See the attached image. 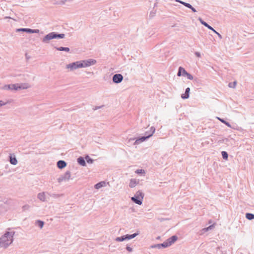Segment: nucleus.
Masks as SVG:
<instances>
[{
    "label": "nucleus",
    "mask_w": 254,
    "mask_h": 254,
    "mask_svg": "<svg viewBox=\"0 0 254 254\" xmlns=\"http://www.w3.org/2000/svg\"><path fill=\"white\" fill-rule=\"evenodd\" d=\"M14 231L6 232L0 238V247L7 248L13 241Z\"/></svg>",
    "instance_id": "2"
},
{
    "label": "nucleus",
    "mask_w": 254,
    "mask_h": 254,
    "mask_svg": "<svg viewBox=\"0 0 254 254\" xmlns=\"http://www.w3.org/2000/svg\"><path fill=\"white\" fill-rule=\"evenodd\" d=\"M210 28H208V29H210V30H212V31H213V32H214L215 33H216V34L218 35V37H219L220 39H222V35H221L219 33H218V32H217V31H216V30H215V29H214L212 27H211V26H210Z\"/></svg>",
    "instance_id": "31"
},
{
    "label": "nucleus",
    "mask_w": 254,
    "mask_h": 254,
    "mask_svg": "<svg viewBox=\"0 0 254 254\" xmlns=\"http://www.w3.org/2000/svg\"><path fill=\"white\" fill-rule=\"evenodd\" d=\"M37 198L41 201L44 202L46 201L45 193L44 192H40L37 195Z\"/></svg>",
    "instance_id": "15"
},
{
    "label": "nucleus",
    "mask_w": 254,
    "mask_h": 254,
    "mask_svg": "<svg viewBox=\"0 0 254 254\" xmlns=\"http://www.w3.org/2000/svg\"><path fill=\"white\" fill-rule=\"evenodd\" d=\"M103 106H95L93 108V110L95 111V110H97L99 109H100Z\"/></svg>",
    "instance_id": "40"
},
{
    "label": "nucleus",
    "mask_w": 254,
    "mask_h": 254,
    "mask_svg": "<svg viewBox=\"0 0 254 254\" xmlns=\"http://www.w3.org/2000/svg\"><path fill=\"white\" fill-rule=\"evenodd\" d=\"M124 79V77L122 74L120 73H117L113 75L112 78L113 82L116 84L120 83Z\"/></svg>",
    "instance_id": "7"
},
{
    "label": "nucleus",
    "mask_w": 254,
    "mask_h": 254,
    "mask_svg": "<svg viewBox=\"0 0 254 254\" xmlns=\"http://www.w3.org/2000/svg\"><path fill=\"white\" fill-rule=\"evenodd\" d=\"M221 154H222L223 159H224L225 160H228V154L226 151H222Z\"/></svg>",
    "instance_id": "29"
},
{
    "label": "nucleus",
    "mask_w": 254,
    "mask_h": 254,
    "mask_svg": "<svg viewBox=\"0 0 254 254\" xmlns=\"http://www.w3.org/2000/svg\"><path fill=\"white\" fill-rule=\"evenodd\" d=\"M187 71L185 70V69L182 66H180L178 69V71L177 73V75L178 76H186V74H187Z\"/></svg>",
    "instance_id": "11"
},
{
    "label": "nucleus",
    "mask_w": 254,
    "mask_h": 254,
    "mask_svg": "<svg viewBox=\"0 0 254 254\" xmlns=\"http://www.w3.org/2000/svg\"><path fill=\"white\" fill-rule=\"evenodd\" d=\"M36 224L41 229L42 228L44 225V221L40 220H38L35 222Z\"/></svg>",
    "instance_id": "27"
},
{
    "label": "nucleus",
    "mask_w": 254,
    "mask_h": 254,
    "mask_svg": "<svg viewBox=\"0 0 254 254\" xmlns=\"http://www.w3.org/2000/svg\"><path fill=\"white\" fill-rule=\"evenodd\" d=\"M127 240V235L122 236L121 237H117L115 240L117 242H123Z\"/></svg>",
    "instance_id": "17"
},
{
    "label": "nucleus",
    "mask_w": 254,
    "mask_h": 254,
    "mask_svg": "<svg viewBox=\"0 0 254 254\" xmlns=\"http://www.w3.org/2000/svg\"><path fill=\"white\" fill-rule=\"evenodd\" d=\"M96 63V61L94 59H90L86 60L79 61L73 62L71 64H66V68L69 69L70 71H72L78 68L86 67L94 65Z\"/></svg>",
    "instance_id": "1"
},
{
    "label": "nucleus",
    "mask_w": 254,
    "mask_h": 254,
    "mask_svg": "<svg viewBox=\"0 0 254 254\" xmlns=\"http://www.w3.org/2000/svg\"><path fill=\"white\" fill-rule=\"evenodd\" d=\"M182 4L189 8L192 7V5L189 3L185 2L184 3H182Z\"/></svg>",
    "instance_id": "36"
},
{
    "label": "nucleus",
    "mask_w": 254,
    "mask_h": 254,
    "mask_svg": "<svg viewBox=\"0 0 254 254\" xmlns=\"http://www.w3.org/2000/svg\"><path fill=\"white\" fill-rule=\"evenodd\" d=\"M24 88H22L20 86H18L17 84H8V85H5L3 87V89L5 90H17L18 89H24Z\"/></svg>",
    "instance_id": "6"
},
{
    "label": "nucleus",
    "mask_w": 254,
    "mask_h": 254,
    "mask_svg": "<svg viewBox=\"0 0 254 254\" xmlns=\"http://www.w3.org/2000/svg\"><path fill=\"white\" fill-rule=\"evenodd\" d=\"M50 195H51V196H52L55 198H58V197H60V194H55V193H53V194H51Z\"/></svg>",
    "instance_id": "38"
},
{
    "label": "nucleus",
    "mask_w": 254,
    "mask_h": 254,
    "mask_svg": "<svg viewBox=\"0 0 254 254\" xmlns=\"http://www.w3.org/2000/svg\"><path fill=\"white\" fill-rule=\"evenodd\" d=\"M29 29L30 28H20L16 29L15 31L16 32H26L27 33H29Z\"/></svg>",
    "instance_id": "24"
},
{
    "label": "nucleus",
    "mask_w": 254,
    "mask_h": 254,
    "mask_svg": "<svg viewBox=\"0 0 254 254\" xmlns=\"http://www.w3.org/2000/svg\"><path fill=\"white\" fill-rule=\"evenodd\" d=\"M71 176V173L69 171H67L64 175H61L57 180L59 183L63 181H68Z\"/></svg>",
    "instance_id": "5"
},
{
    "label": "nucleus",
    "mask_w": 254,
    "mask_h": 254,
    "mask_svg": "<svg viewBox=\"0 0 254 254\" xmlns=\"http://www.w3.org/2000/svg\"><path fill=\"white\" fill-rule=\"evenodd\" d=\"M25 56H26V59H27V60L29 59H30V58L29 56H28L27 55V54H25Z\"/></svg>",
    "instance_id": "46"
},
{
    "label": "nucleus",
    "mask_w": 254,
    "mask_h": 254,
    "mask_svg": "<svg viewBox=\"0 0 254 254\" xmlns=\"http://www.w3.org/2000/svg\"><path fill=\"white\" fill-rule=\"evenodd\" d=\"M198 20L199 21L201 24L207 27L208 29L210 28V25H209L207 23L204 21L201 18L199 17L198 18Z\"/></svg>",
    "instance_id": "22"
},
{
    "label": "nucleus",
    "mask_w": 254,
    "mask_h": 254,
    "mask_svg": "<svg viewBox=\"0 0 254 254\" xmlns=\"http://www.w3.org/2000/svg\"><path fill=\"white\" fill-rule=\"evenodd\" d=\"M190 92V88L188 87L185 90V92L181 95V97L183 99H187L189 98Z\"/></svg>",
    "instance_id": "13"
},
{
    "label": "nucleus",
    "mask_w": 254,
    "mask_h": 254,
    "mask_svg": "<svg viewBox=\"0 0 254 254\" xmlns=\"http://www.w3.org/2000/svg\"><path fill=\"white\" fill-rule=\"evenodd\" d=\"M228 138H224V139H223V141L224 142V141H228Z\"/></svg>",
    "instance_id": "47"
},
{
    "label": "nucleus",
    "mask_w": 254,
    "mask_h": 254,
    "mask_svg": "<svg viewBox=\"0 0 254 254\" xmlns=\"http://www.w3.org/2000/svg\"><path fill=\"white\" fill-rule=\"evenodd\" d=\"M178 240V237L176 235H173L167 239L165 243L167 247H168L174 244Z\"/></svg>",
    "instance_id": "8"
},
{
    "label": "nucleus",
    "mask_w": 254,
    "mask_h": 254,
    "mask_svg": "<svg viewBox=\"0 0 254 254\" xmlns=\"http://www.w3.org/2000/svg\"><path fill=\"white\" fill-rule=\"evenodd\" d=\"M217 119L222 123L224 124L225 125H226L228 127H229L230 128H232L233 129H235V127H232L231 124L227 122L226 121H225L224 119H221L220 118H219V117H217Z\"/></svg>",
    "instance_id": "16"
},
{
    "label": "nucleus",
    "mask_w": 254,
    "mask_h": 254,
    "mask_svg": "<svg viewBox=\"0 0 254 254\" xmlns=\"http://www.w3.org/2000/svg\"><path fill=\"white\" fill-rule=\"evenodd\" d=\"M144 197V193L140 191H137L135 195L131 198V200L135 203L141 205Z\"/></svg>",
    "instance_id": "4"
},
{
    "label": "nucleus",
    "mask_w": 254,
    "mask_h": 254,
    "mask_svg": "<svg viewBox=\"0 0 254 254\" xmlns=\"http://www.w3.org/2000/svg\"><path fill=\"white\" fill-rule=\"evenodd\" d=\"M155 131V128L154 127H151L150 128L149 131H146L145 132V134L144 136H147V135H149L151 133L152 134V135L154 133Z\"/></svg>",
    "instance_id": "21"
},
{
    "label": "nucleus",
    "mask_w": 254,
    "mask_h": 254,
    "mask_svg": "<svg viewBox=\"0 0 254 254\" xmlns=\"http://www.w3.org/2000/svg\"><path fill=\"white\" fill-rule=\"evenodd\" d=\"M152 136V134L151 133L149 135H147V136H142L138 137L135 140V141L134 142V145L138 144L144 141H145L146 139H148L149 137H150Z\"/></svg>",
    "instance_id": "9"
},
{
    "label": "nucleus",
    "mask_w": 254,
    "mask_h": 254,
    "mask_svg": "<svg viewBox=\"0 0 254 254\" xmlns=\"http://www.w3.org/2000/svg\"><path fill=\"white\" fill-rule=\"evenodd\" d=\"M65 1H65V0H62V1H61L60 3L62 4H64V3H65Z\"/></svg>",
    "instance_id": "45"
},
{
    "label": "nucleus",
    "mask_w": 254,
    "mask_h": 254,
    "mask_svg": "<svg viewBox=\"0 0 254 254\" xmlns=\"http://www.w3.org/2000/svg\"><path fill=\"white\" fill-rule=\"evenodd\" d=\"M195 55L197 57H201V54L199 52H195L194 53Z\"/></svg>",
    "instance_id": "41"
},
{
    "label": "nucleus",
    "mask_w": 254,
    "mask_h": 254,
    "mask_svg": "<svg viewBox=\"0 0 254 254\" xmlns=\"http://www.w3.org/2000/svg\"><path fill=\"white\" fill-rule=\"evenodd\" d=\"M57 50L60 51H64L66 52H69L70 49L68 47H55Z\"/></svg>",
    "instance_id": "18"
},
{
    "label": "nucleus",
    "mask_w": 254,
    "mask_h": 254,
    "mask_svg": "<svg viewBox=\"0 0 254 254\" xmlns=\"http://www.w3.org/2000/svg\"><path fill=\"white\" fill-rule=\"evenodd\" d=\"M185 75L187 78L190 80H192L193 78V76L188 72H187V74H186Z\"/></svg>",
    "instance_id": "35"
},
{
    "label": "nucleus",
    "mask_w": 254,
    "mask_h": 254,
    "mask_svg": "<svg viewBox=\"0 0 254 254\" xmlns=\"http://www.w3.org/2000/svg\"><path fill=\"white\" fill-rule=\"evenodd\" d=\"M135 173L137 174H145V171L143 169H137L135 171Z\"/></svg>",
    "instance_id": "33"
},
{
    "label": "nucleus",
    "mask_w": 254,
    "mask_h": 254,
    "mask_svg": "<svg viewBox=\"0 0 254 254\" xmlns=\"http://www.w3.org/2000/svg\"><path fill=\"white\" fill-rule=\"evenodd\" d=\"M65 37L64 33H58L56 32H52L46 35L42 39V42L44 43H49L51 40L55 39H63Z\"/></svg>",
    "instance_id": "3"
},
{
    "label": "nucleus",
    "mask_w": 254,
    "mask_h": 254,
    "mask_svg": "<svg viewBox=\"0 0 254 254\" xmlns=\"http://www.w3.org/2000/svg\"><path fill=\"white\" fill-rule=\"evenodd\" d=\"M105 184V183L104 182H100L95 184L94 187L96 189H99L103 187L104 186Z\"/></svg>",
    "instance_id": "23"
},
{
    "label": "nucleus",
    "mask_w": 254,
    "mask_h": 254,
    "mask_svg": "<svg viewBox=\"0 0 254 254\" xmlns=\"http://www.w3.org/2000/svg\"><path fill=\"white\" fill-rule=\"evenodd\" d=\"M214 227V224H212V225H211L210 226L206 227V228H204L203 229H202V232L203 233H205L208 231H209V230H211Z\"/></svg>",
    "instance_id": "28"
},
{
    "label": "nucleus",
    "mask_w": 254,
    "mask_h": 254,
    "mask_svg": "<svg viewBox=\"0 0 254 254\" xmlns=\"http://www.w3.org/2000/svg\"><path fill=\"white\" fill-rule=\"evenodd\" d=\"M246 218L249 220H253L254 219V214L251 213H247Z\"/></svg>",
    "instance_id": "26"
},
{
    "label": "nucleus",
    "mask_w": 254,
    "mask_h": 254,
    "mask_svg": "<svg viewBox=\"0 0 254 254\" xmlns=\"http://www.w3.org/2000/svg\"><path fill=\"white\" fill-rule=\"evenodd\" d=\"M8 157L9 161L11 164L15 165L17 164V160L14 154H9Z\"/></svg>",
    "instance_id": "10"
},
{
    "label": "nucleus",
    "mask_w": 254,
    "mask_h": 254,
    "mask_svg": "<svg viewBox=\"0 0 254 254\" xmlns=\"http://www.w3.org/2000/svg\"><path fill=\"white\" fill-rule=\"evenodd\" d=\"M127 240L132 239L134 238H135L136 236L139 235V232H136L132 234H127Z\"/></svg>",
    "instance_id": "25"
},
{
    "label": "nucleus",
    "mask_w": 254,
    "mask_h": 254,
    "mask_svg": "<svg viewBox=\"0 0 254 254\" xmlns=\"http://www.w3.org/2000/svg\"><path fill=\"white\" fill-rule=\"evenodd\" d=\"M236 84H237V82L236 81H235L233 82L229 83L228 86L230 88H235Z\"/></svg>",
    "instance_id": "32"
},
{
    "label": "nucleus",
    "mask_w": 254,
    "mask_h": 254,
    "mask_svg": "<svg viewBox=\"0 0 254 254\" xmlns=\"http://www.w3.org/2000/svg\"><path fill=\"white\" fill-rule=\"evenodd\" d=\"M135 139V138H130L129 139V141H131V140H134Z\"/></svg>",
    "instance_id": "48"
},
{
    "label": "nucleus",
    "mask_w": 254,
    "mask_h": 254,
    "mask_svg": "<svg viewBox=\"0 0 254 254\" xmlns=\"http://www.w3.org/2000/svg\"><path fill=\"white\" fill-rule=\"evenodd\" d=\"M67 163L64 160H59L57 162V167L60 169H63L66 166Z\"/></svg>",
    "instance_id": "12"
},
{
    "label": "nucleus",
    "mask_w": 254,
    "mask_h": 254,
    "mask_svg": "<svg viewBox=\"0 0 254 254\" xmlns=\"http://www.w3.org/2000/svg\"><path fill=\"white\" fill-rule=\"evenodd\" d=\"M6 103H5V102H3L2 101L0 100V107L6 105Z\"/></svg>",
    "instance_id": "42"
},
{
    "label": "nucleus",
    "mask_w": 254,
    "mask_h": 254,
    "mask_svg": "<svg viewBox=\"0 0 254 254\" xmlns=\"http://www.w3.org/2000/svg\"><path fill=\"white\" fill-rule=\"evenodd\" d=\"M190 9L192 10V11L193 12H196V10L192 6V7L190 8Z\"/></svg>",
    "instance_id": "43"
},
{
    "label": "nucleus",
    "mask_w": 254,
    "mask_h": 254,
    "mask_svg": "<svg viewBox=\"0 0 254 254\" xmlns=\"http://www.w3.org/2000/svg\"><path fill=\"white\" fill-rule=\"evenodd\" d=\"M175 1H177V2H179V3H181V4H182V3L185 2V1H182V0H175Z\"/></svg>",
    "instance_id": "44"
},
{
    "label": "nucleus",
    "mask_w": 254,
    "mask_h": 254,
    "mask_svg": "<svg viewBox=\"0 0 254 254\" xmlns=\"http://www.w3.org/2000/svg\"><path fill=\"white\" fill-rule=\"evenodd\" d=\"M152 248H157L158 249H161L162 248H167L165 242H164L163 243H161V244H158L157 245H155L154 246H152Z\"/></svg>",
    "instance_id": "20"
},
{
    "label": "nucleus",
    "mask_w": 254,
    "mask_h": 254,
    "mask_svg": "<svg viewBox=\"0 0 254 254\" xmlns=\"http://www.w3.org/2000/svg\"><path fill=\"white\" fill-rule=\"evenodd\" d=\"M85 159L86 161H87V162L88 163L92 164L94 162V160L93 159L91 158L88 155H87L85 156Z\"/></svg>",
    "instance_id": "30"
},
{
    "label": "nucleus",
    "mask_w": 254,
    "mask_h": 254,
    "mask_svg": "<svg viewBox=\"0 0 254 254\" xmlns=\"http://www.w3.org/2000/svg\"><path fill=\"white\" fill-rule=\"evenodd\" d=\"M30 207V206L28 204H25L22 206L23 211H25L26 210H28Z\"/></svg>",
    "instance_id": "37"
},
{
    "label": "nucleus",
    "mask_w": 254,
    "mask_h": 254,
    "mask_svg": "<svg viewBox=\"0 0 254 254\" xmlns=\"http://www.w3.org/2000/svg\"><path fill=\"white\" fill-rule=\"evenodd\" d=\"M138 184V182L135 179H131L129 184V186L131 188H133Z\"/></svg>",
    "instance_id": "19"
},
{
    "label": "nucleus",
    "mask_w": 254,
    "mask_h": 254,
    "mask_svg": "<svg viewBox=\"0 0 254 254\" xmlns=\"http://www.w3.org/2000/svg\"><path fill=\"white\" fill-rule=\"evenodd\" d=\"M126 250L129 252H131L132 251V249L128 246H127Z\"/></svg>",
    "instance_id": "39"
},
{
    "label": "nucleus",
    "mask_w": 254,
    "mask_h": 254,
    "mask_svg": "<svg viewBox=\"0 0 254 254\" xmlns=\"http://www.w3.org/2000/svg\"><path fill=\"white\" fill-rule=\"evenodd\" d=\"M85 159L83 157H79L77 158V161L78 163L82 166H86Z\"/></svg>",
    "instance_id": "14"
},
{
    "label": "nucleus",
    "mask_w": 254,
    "mask_h": 254,
    "mask_svg": "<svg viewBox=\"0 0 254 254\" xmlns=\"http://www.w3.org/2000/svg\"><path fill=\"white\" fill-rule=\"evenodd\" d=\"M40 31L39 29H29V33H38Z\"/></svg>",
    "instance_id": "34"
}]
</instances>
